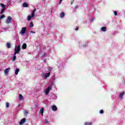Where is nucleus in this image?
Returning <instances> with one entry per match:
<instances>
[{
	"label": "nucleus",
	"mask_w": 125,
	"mask_h": 125,
	"mask_svg": "<svg viewBox=\"0 0 125 125\" xmlns=\"http://www.w3.org/2000/svg\"><path fill=\"white\" fill-rule=\"evenodd\" d=\"M36 8H35L33 10V11H32V13H31V15H29L27 16V21H31V20L32 19V18H33V17H35V13L36 11Z\"/></svg>",
	"instance_id": "obj_1"
},
{
	"label": "nucleus",
	"mask_w": 125,
	"mask_h": 125,
	"mask_svg": "<svg viewBox=\"0 0 125 125\" xmlns=\"http://www.w3.org/2000/svg\"><path fill=\"white\" fill-rule=\"evenodd\" d=\"M19 52H20V45H19L18 47L17 46H15L14 55H16V54L19 53Z\"/></svg>",
	"instance_id": "obj_2"
},
{
	"label": "nucleus",
	"mask_w": 125,
	"mask_h": 125,
	"mask_svg": "<svg viewBox=\"0 0 125 125\" xmlns=\"http://www.w3.org/2000/svg\"><path fill=\"white\" fill-rule=\"evenodd\" d=\"M0 5L2 7V9L0 11V14H3V12H4L5 10V5L2 3H0Z\"/></svg>",
	"instance_id": "obj_3"
},
{
	"label": "nucleus",
	"mask_w": 125,
	"mask_h": 125,
	"mask_svg": "<svg viewBox=\"0 0 125 125\" xmlns=\"http://www.w3.org/2000/svg\"><path fill=\"white\" fill-rule=\"evenodd\" d=\"M26 31H27V27H22L20 32L21 35V36H23V35H24V34L26 33Z\"/></svg>",
	"instance_id": "obj_4"
},
{
	"label": "nucleus",
	"mask_w": 125,
	"mask_h": 125,
	"mask_svg": "<svg viewBox=\"0 0 125 125\" xmlns=\"http://www.w3.org/2000/svg\"><path fill=\"white\" fill-rule=\"evenodd\" d=\"M51 87L49 86L45 90V94L46 95H48V93H49V91H50V90H51Z\"/></svg>",
	"instance_id": "obj_5"
},
{
	"label": "nucleus",
	"mask_w": 125,
	"mask_h": 125,
	"mask_svg": "<svg viewBox=\"0 0 125 125\" xmlns=\"http://www.w3.org/2000/svg\"><path fill=\"white\" fill-rule=\"evenodd\" d=\"M12 20V18L10 16H8L6 21V24H9V23H11V21Z\"/></svg>",
	"instance_id": "obj_6"
},
{
	"label": "nucleus",
	"mask_w": 125,
	"mask_h": 125,
	"mask_svg": "<svg viewBox=\"0 0 125 125\" xmlns=\"http://www.w3.org/2000/svg\"><path fill=\"white\" fill-rule=\"evenodd\" d=\"M9 71H10V68H6L4 70V73L5 76H7V75H8V73H9Z\"/></svg>",
	"instance_id": "obj_7"
},
{
	"label": "nucleus",
	"mask_w": 125,
	"mask_h": 125,
	"mask_svg": "<svg viewBox=\"0 0 125 125\" xmlns=\"http://www.w3.org/2000/svg\"><path fill=\"white\" fill-rule=\"evenodd\" d=\"M25 122H26V118H23L21 120V122H20V125H22L23 124L25 123Z\"/></svg>",
	"instance_id": "obj_8"
},
{
	"label": "nucleus",
	"mask_w": 125,
	"mask_h": 125,
	"mask_svg": "<svg viewBox=\"0 0 125 125\" xmlns=\"http://www.w3.org/2000/svg\"><path fill=\"white\" fill-rule=\"evenodd\" d=\"M52 110L54 111H57V106L55 105H53L52 106Z\"/></svg>",
	"instance_id": "obj_9"
},
{
	"label": "nucleus",
	"mask_w": 125,
	"mask_h": 125,
	"mask_svg": "<svg viewBox=\"0 0 125 125\" xmlns=\"http://www.w3.org/2000/svg\"><path fill=\"white\" fill-rule=\"evenodd\" d=\"M65 16V13L64 12H62L60 14V18H63Z\"/></svg>",
	"instance_id": "obj_10"
},
{
	"label": "nucleus",
	"mask_w": 125,
	"mask_h": 125,
	"mask_svg": "<svg viewBox=\"0 0 125 125\" xmlns=\"http://www.w3.org/2000/svg\"><path fill=\"white\" fill-rule=\"evenodd\" d=\"M101 30L102 32H106V31L107 30V27H106L105 26L101 28Z\"/></svg>",
	"instance_id": "obj_11"
},
{
	"label": "nucleus",
	"mask_w": 125,
	"mask_h": 125,
	"mask_svg": "<svg viewBox=\"0 0 125 125\" xmlns=\"http://www.w3.org/2000/svg\"><path fill=\"white\" fill-rule=\"evenodd\" d=\"M124 95H125V93L124 92H122V93H120L119 97H120V99H123V96H124Z\"/></svg>",
	"instance_id": "obj_12"
},
{
	"label": "nucleus",
	"mask_w": 125,
	"mask_h": 125,
	"mask_svg": "<svg viewBox=\"0 0 125 125\" xmlns=\"http://www.w3.org/2000/svg\"><path fill=\"white\" fill-rule=\"evenodd\" d=\"M22 49H26L27 48V44L26 43H23L22 46Z\"/></svg>",
	"instance_id": "obj_13"
},
{
	"label": "nucleus",
	"mask_w": 125,
	"mask_h": 125,
	"mask_svg": "<svg viewBox=\"0 0 125 125\" xmlns=\"http://www.w3.org/2000/svg\"><path fill=\"white\" fill-rule=\"evenodd\" d=\"M50 76V72H48L47 73H46L45 74V79H46L47 78H48Z\"/></svg>",
	"instance_id": "obj_14"
},
{
	"label": "nucleus",
	"mask_w": 125,
	"mask_h": 125,
	"mask_svg": "<svg viewBox=\"0 0 125 125\" xmlns=\"http://www.w3.org/2000/svg\"><path fill=\"white\" fill-rule=\"evenodd\" d=\"M22 6H23V7H28V6H29V5H28V4H27V3L24 2L22 4Z\"/></svg>",
	"instance_id": "obj_15"
},
{
	"label": "nucleus",
	"mask_w": 125,
	"mask_h": 125,
	"mask_svg": "<svg viewBox=\"0 0 125 125\" xmlns=\"http://www.w3.org/2000/svg\"><path fill=\"white\" fill-rule=\"evenodd\" d=\"M6 46H7V48H10V47H11L10 43H9V42L7 43Z\"/></svg>",
	"instance_id": "obj_16"
},
{
	"label": "nucleus",
	"mask_w": 125,
	"mask_h": 125,
	"mask_svg": "<svg viewBox=\"0 0 125 125\" xmlns=\"http://www.w3.org/2000/svg\"><path fill=\"white\" fill-rule=\"evenodd\" d=\"M18 73H19V69L18 68H17L15 70V75H18Z\"/></svg>",
	"instance_id": "obj_17"
},
{
	"label": "nucleus",
	"mask_w": 125,
	"mask_h": 125,
	"mask_svg": "<svg viewBox=\"0 0 125 125\" xmlns=\"http://www.w3.org/2000/svg\"><path fill=\"white\" fill-rule=\"evenodd\" d=\"M40 113H41L42 116H43V108H42V109L40 110Z\"/></svg>",
	"instance_id": "obj_18"
},
{
	"label": "nucleus",
	"mask_w": 125,
	"mask_h": 125,
	"mask_svg": "<svg viewBox=\"0 0 125 125\" xmlns=\"http://www.w3.org/2000/svg\"><path fill=\"white\" fill-rule=\"evenodd\" d=\"M23 96H22L21 94H20L19 100H22V99H23Z\"/></svg>",
	"instance_id": "obj_19"
},
{
	"label": "nucleus",
	"mask_w": 125,
	"mask_h": 125,
	"mask_svg": "<svg viewBox=\"0 0 125 125\" xmlns=\"http://www.w3.org/2000/svg\"><path fill=\"white\" fill-rule=\"evenodd\" d=\"M34 27V24L33 23V22H31L30 24V27L33 28Z\"/></svg>",
	"instance_id": "obj_20"
},
{
	"label": "nucleus",
	"mask_w": 125,
	"mask_h": 125,
	"mask_svg": "<svg viewBox=\"0 0 125 125\" xmlns=\"http://www.w3.org/2000/svg\"><path fill=\"white\" fill-rule=\"evenodd\" d=\"M15 60H16V56L14 55L13 58L12 59V61H14Z\"/></svg>",
	"instance_id": "obj_21"
},
{
	"label": "nucleus",
	"mask_w": 125,
	"mask_h": 125,
	"mask_svg": "<svg viewBox=\"0 0 125 125\" xmlns=\"http://www.w3.org/2000/svg\"><path fill=\"white\" fill-rule=\"evenodd\" d=\"M9 107V103H6V108H8Z\"/></svg>",
	"instance_id": "obj_22"
},
{
	"label": "nucleus",
	"mask_w": 125,
	"mask_h": 125,
	"mask_svg": "<svg viewBox=\"0 0 125 125\" xmlns=\"http://www.w3.org/2000/svg\"><path fill=\"white\" fill-rule=\"evenodd\" d=\"M24 113L25 116H27V115L28 114V111L27 110H24Z\"/></svg>",
	"instance_id": "obj_23"
},
{
	"label": "nucleus",
	"mask_w": 125,
	"mask_h": 125,
	"mask_svg": "<svg viewBox=\"0 0 125 125\" xmlns=\"http://www.w3.org/2000/svg\"><path fill=\"white\" fill-rule=\"evenodd\" d=\"M92 125V123H85L84 124V125Z\"/></svg>",
	"instance_id": "obj_24"
},
{
	"label": "nucleus",
	"mask_w": 125,
	"mask_h": 125,
	"mask_svg": "<svg viewBox=\"0 0 125 125\" xmlns=\"http://www.w3.org/2000/svg\"><path fill=\"white\" fill-rule=\"evenodd\" d=\"M41 76L43 78H44V77H45V74L44 73H42Z\"/></svg>",
	"instance_id": "obj_25"
},
{
	"label": "nucleus",
	"mask_w": 125,
	"mask_h": 125,
	"mask_svg": "<svg viewBox=\"0 0 125 125\" xmlns=\"http://www.w3.org/2000/svg\"><path fill=\"white\" fill-rule=\"evenodd\" d=\"M4 17H5V16H4V15H2L0 17V19H2V18H4Z\"/></svg>",
	"instance_id": "obj_26"
},
{
	"label": "nucleus",
	"mask_w": 125,
	"mask_h": 125,
	"mask_svg": "<svg viewBox=\"0 0 125 125\" xmlns=\"http://www.w3.org/2000/svg\"><path fill=\"white\" fill-rule=\"evenodd\" d=\"M104 113V111L103 110H101L100 111V114H103Z\"/></svg>",
	"instance_id": "obj_27"
},
{
	"label": "nucleus",
	"mask_w": 125,
	"mask_h": 125,
	"mask_svg": "<svg viewBox=\"0 0 125 125\" xmlns=\"http://www.w3.org/2000/svg\"><path fill=\"white\" fill-rule=\"evenodd\" d=\"M114 14L116 16L118 15V12H117V11H115L114 12Z\"/></svg>",
	"instance_id": "obj_28"
},
{
	"label": "nucleus",
	"mask_w": 125,
	"mask_h": 125,
	"mask_svg": "<svg viewBox=\"0 0 125 125\" xmlns=\"http://www.w3.org/2000/svg\"><path fill=\"white\" fill-rule=\"evenodd\" d=\"M48 71H51V70H52V68H51V67H49L48 68Z\"/></svg>",
	"instance_id": "obj_29"
},
{
	"label": "nucleus",
	"mask_w": 125,
	"mask_h": 125,
	"mask_svg": "<svg viewBox=\"0 0 125 125\" xmlns=\"http://www.w3.org/2000/svg\"><path fill=\"white\" fill-rule=\"evenodd\" d=\"M30 33H31L32 34H35V31H33L32 30L30 31Z\"/></svg>",
	"instance_id": "obj_30"
},
{
	"label": "nucleus",
	"mask_w": 125,
	"mask_h": 125,
	"mask_svg": "<svg viewBox=\"0 0 125 125\" xmlns=\"http://www.w3.org/2000/svg\"><path fill=\"white\" fill-rule=\"evenodd\" d=\"M79 30V27H77L75 29V31H78Z\"/></svg>",
	"instance_id": "obj_31"
},
{
	"label": "nucleus",
	"mask_w": 125,
	"mask_h": 125,
	"mask_svg": "<svg viewBox=\"0 0 125 125\" xmlns=\"http://www.w3.org/2000/svg\"><path fill=\"white\" fill-rule=\"evenodd\" d=\"M62 0H60V4H61V2H62Z\"/></svg>",
	"instance_id": "obj_32"
},
{
	"label": "nucleus",
	"mask_w": 125,
	"mask_h": 125,
	"mask_svg": "<svg viewBox=\"0 0 125 125\" xmlns=\"http://www.w3.org/2000/svg\"><path fill=\"white\" fill-rule=\"evenodd\" d=\"M78 7V6H76L74 8L75 9H76Z\"/></svg>",
	"instance_id": "obj_33"
},
{
	"label": "nucleus",
	"mask_w": 125,
	"mask_h": 125,
	"mask_svg": "<svg viewBox=\"0 0 125 125\" xmlns=\"http://www.w3.org/2000/svg\"><path fill=\"white\" fill-rule=\"evenodd\" d=\"M0 71H1V69H0Z\"/></svg>",
	"instance_id": "obj_34"
}]
</instances>
